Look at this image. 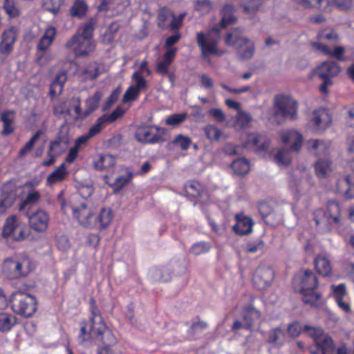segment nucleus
Here are the masks:
<instances>
[{"mask_svg": "<svg viewBox=\"0 0 354 354\" xmlns=\"http://www.w3.org/2000/svg\"><path fill=\"white\" fill-rule=\"evenodd\" d=\"M331 289L334 294L335 300L338 301L343 299L346 294V287L344 283H340L337 286L332 285Z\"/></svg>", "mask_w": 354, "mask_h": 354, "instance_id": "obj_60", "label": "nucleus"}, {"mask_svg": "<svg viewBox=\"0 0 354 354\" xmlns=\"http://www.w3.org/2000/svg\"><path fill=\"white\" fill-rule=\"evenodd\" d=\"M160 131L164 132L165 129L156 126L143 127L138 129L136 137L140 142L155 144L164 140L162 137L158 133V131Z\"/></svg>", "mask_w": 354, "mask_h": 354, "instance_id": "obj_14", "label": "nucleus"}, {"mask_svg": "<svg viewBox=\"0 0 354 354\" xmlns=\"http://www.w3.org/2000/svg\"><path fill=\"white\" fill-rule=\"evenodd\" d=\"M263 3V0H245L243 7L246 13H252L258 10Z\"/></svg>", "mask_w": 354, "mask_h": 354, "instance_id": "obj_52", "label": "nucleus"}, {"mask_svg": "<svg viewBox=\"0 0 354 354\" xmlns=\"http://www.w3.org/2000/svg\"><path fill=\"white\" fill-rule=\"evenodd\" d=\"M272 153L278 165L288 166L292 162V153L294 152L289 148L283 147L274 149Z\"/></svg>", "mask_w": 354, "mask_h": 354, "instance_id": "obj_26", "label": "nucleus"}, {"mask_svg": "<svg viewBox=\"0 0 354 354\" xmlns=\"http://www.w3.org/2000/svg\"><path fill=\"white\" fill-rule=\"evenodd\" d=\"M305 9L317 8L322 11H330V4L328 0H295Z\"/></svg>", "mask_w": 354, "mask_h": 354, "instance_id": "obj_28", "label": "nucleus"}, {"mask_svg": "<svg viewBox=\"0 0 354 354\" xmlns=\"http://www.w3.org/2000/svg\"><path fill=\"white\" fill-rule=\"evenodd\" d=\"M3 8L6 13L10 18H15L20 15L21 11L16 0H5Z\"/></svg>", "mask_w": 354, "mask_h": 354, "instance_id": "obj_44", "label": "nucleus"}, {"mask_svg": "<svg viewBox=\"0 0 354 354\" xmlns=\"http://www.w3.org/2000/svg\"><path fill=\"white\" fill-rule=\"evenodd\" d=\"M274 276V271L270 267L260 266L255 271L253 281L258 289L263 290L271 284Z\"/></svg>", "mask_w": 354, "mask_h": 354, "instance_id": "obj_15", "label": "nucleus"}, {"mask_svg": "<svg viewBox=\"0 0 354 354\" xmlns=\"http://www.w3.org/2000/svg\"><path fill=\"white\" fill-rule=\"evenodd\" d=\"M15 198V194L13 193L3 195L0 200V214H5L7 209L12 206Z\"/></svg>", "mask_w": 354, "mask_h": 354, "instance_id": "obj_46", "label": "nucleus"}, {"mask_svg": "<svg viewBox=\"0 0 354 354\" xmlns=\"http://www.w3.org/2000/svg\"><path fill=\"white\" fill-rule=\"evenodd\" d=\"M124 111L120 106H118L111 113L103 115L102 117L106 123L114 122L116 120L123 116Z\"/></svg>", "mask_w": 354, "mask_h": 354, "instance_id": "obj_55", "label": "nucleus"}, {"mask_svg": "<svg viewBox=\"0 0 354 354\" xmlns=\"http://www.w3.org/2000/svg\"><path fill=\"white\" fill-rule=\"evenodd\" d=\"M211 245L205 241L197 242L192 245L189 251L194 255H200L207 252L210 250Z\"/></svg>", "mask_w": 354, "mask_h": 354, "instance_id": "obj_48", "label": "nucleus"}, {"mask_svg": "<svg viewBox=\"0 0 354 354\" xmlns=\"http://www.w3.org/2000/svg\"><path fill=\"white\" fill-rule=\"evenodd\" d=\"M340 71L337 64L333 62H324L316 69L317 75L322 80H330L337 76Z\"/></svg>", "mask_w": 354, "mask_h": 354, "instance_id": "obj_22", "label": "nucleus"}, {"mask_svg": "<svg viewBox=\"0 0 354 354\" xmlns=\"http://www.w3.org/2000/svg\"><path fill=\"white\" fill-rule=\"evenodd\" d=\"M149 277L155 281L167 282L171 279V272L166 267L155 268L149 270Z\"/></svg>", "mask_w": 354, "mask_h": 354, "instance_id": "obj_32", "label": "nucleus"}, {"mask_svg": "<svg viewBox=\"0 0 354 354\" xmlns=\"http://www.w3.org/2000/svg\"><path fill=\"white\" fill-rule=\"evenodd\" d=\"M260 317L259 311L257 310L252 306H248L244 308L243 312V320L246 329H250L253 324L255 319Z\"/></svg>", "mask_w": 354, "mask_h": 354, "instance_id": "obj_35", "label": "nucleus"}, {"mask_svg": "<svg viewBox=\"0 0 354 354\" xmlns=\"http://www.w3.org/2000/svg\"><path fill=\"white\" fill-rule=\"evenodd\" d=\"M102 330L101 333H97L96 336L100 337L104 346H108L111 349V346L114 345L116 342L115 337L106 325L105 328Z\"/></svg>", "mask_w": 354, "mask_h": 354, "instance_id": "obj_41", "label": "nucleus"}, {"mask_svg": "<svg viewBox=\"0 0 354 354\" xmlns=\"http://www.w3.org/2000/svg\"><path fill=\"white\" fill-rule=\"evenodd\" d=\"M207 327L208 324L206 322L201 320L199 318H197L196 320L192 322L188 330V334L190 336L194 337L196 335L202 333Z\"/></svg>", "mask_w": 354, "mask_h": 354, "instance_id": "obj_45", "label": "nucleus"}, {"mask_svg": "<svg viewBox=\"0 0 354 354\" xmlns=\"http://www.w3.org/2000/svg\"><path fill=\"white\" fill-rule=\"evenodd\" d=\"M15 112L11 111H4L1 117V120L3 122V130L1 134L3 136H8L11 134L14 131L12 123L15 119Z\"/></svg>", "mask_w": 354, "mask_h": 354, "instance_id": "obj_33", "label": "nucleus"}, {"mask_svg": "<svg viewBox=\"0 0 354 354\" xmlns=\"http://www.w3.org/2000/svg\"><path fill=\"white\" fill-rule=\"evenodd\" d=\"M287 339L286 330L279 326L271 329L268 333L267 342L277 346H283Z\"/></svg>", "mask_w": 354, "mask_h": 354, "instance_id": "obj_24", "label": "nucleus"}, {"mask_svg": "<svg viewBox=\"0 0 354 354\" xmlns=\"http://www.w3.org/2000/svg\"><path fill=\"white\" fill-rule=\"evenodd\" d=\"M173 15H174V13L169 9L162 8L160 10V12H159L158 17V19L159 21L158 26L162 28L165 27V23L167 21H168L169 19H171V17H173Z\"/></svg>", "mask_w": 354, "mask_h": 354, "instance_id": "obj_62", "label": "nucleus"}, {"mask_svg": "<svg viewBox=\"0 0 354 354\" xmlns=\"http://www.w3.org/2000/svg\"><path fill=\"white\" fill-rule=\"evenodd\" d=\"M297 111L298 104L293 98L284 95H277L274 97L273 117L277 123H284L287 120H296Z\"/></svg>", "mask_w": 354, "mask_h": 354, "instance_id": "obj_6", "label": "nucleus"}, {"mask_svg": "<svg viewBox=\"0 0 354 354\" xmlns=\"http://www.w3.org/2000/svg\"><path fill=\"white\" fill-rule=\"evenodd\" d=\"M225 44L236 49V55L241 60H250L254 55L253 41L243 35V30L240 28H233L227 33Z\"/></svg>", "mask_w": 354, "mask_h": 354, "instance_id": "obj_4", "label": "nucleus"}, {"mask_svg": "<svg viewBox=\"0 0 354 354\" xmlns=\"http://www.w3.org/2000/svg\"><path fill=\"white\" fill-rule=\"evenodd\" d=\"M314 264L317 272L324 276L328 277L332 272V266L329 258L325 254H318L314 259Z\"/></svg>", "mask_w": 354, "mask_h": 354, "instance_id": "obj_23", "label": "nucleus"}, {"mask_svg": "<svg viewBox=\"0 0 354 354\" xmlns=\"http://www.w3.org/2000/svg\"><path fill=\"white\" fill-rule=\"evenodd\" d=\"M173 144L179 147L181 150L185 151L189 148L192 144V140L188 136L178 134L173 140Z\"/></svg>", "mask_w": 354, "mask_h": 354, "instance_id": "obj_47", "label": "nucleus"}, {"mask_svg": "<svg viewBox=\"0 0 354 354\" xmlns=\"http://www.w3.org/2000/svg\"><path fill=\"white\" fill-rule=\"evenodd\" d=\"M331 117L327 109L321 107L313 111L308 127L315 133H323L329 126Z\"/></svg>", "mask_w": 354, "mask_h": 354, "instance_id": "obj_11", "label": "nucleus"}, {"mask_svg": "<svg viewBox=\"0 0 354 354\" xmlns=\"http://www.w3.org/2000/svg\"><path fill=\"white\" fill-rule=\"evenodd\" d=\"M106 123V122H105L104 118L102 116L97 118L95 123L91 127L88 132L90 134V136L93 138V136L99 133L104 127Z\"/></svg>", "mask_w": 354, "mask_h": 354, "instance_id": "obj_58", "label": "nucleus"}, {"mask_svg": "<svg viewBox=\"0 0 354 354\" xmlns=\"http://www.w3.org/2000/svg\"><path fill=\"white\" fill-rule=\"evenodd\" d=\"M115 164V158L110 154L99 155L97 160L93 162L94 167L99 171H104L113 167Z\"/></svg>", "mask_w": 354, "mask_h": 354, "instance_id": "obj_30", "label": "nucleus"}, {"mask_svg": "<svg viewBox=\"0 0 354 354\" xmlns=\"http://www.w3.org/2000/svg\"><path fill=\"white\" fill-rule=\"evenodd\" d=\"M317 37L319 39H327V40H333L337 41L339 39V36L337 33L333 30H322L319 31L317 34Z\"/></svg>", "mask_w": 354, "mask_h": 354, "instance_id": "obj_59", "label": "nucleus"}, {"mask_svg": "<svg viewBox=\"0 0 354 354\" xmlns=\"http://www.w3.org/2000/svg\"><path fill=\"white\" fill-rule=\"evenodd\" d=\"M236 223L233 226L234 232L239 235L243 236L252 232L254 221L252 218L243 214L235 216Z\"/></svg>", "mask_w": 354, "mask_h": 354, "instance_id": "obj_19", "label": "nucleus"}, {"mask_svg": "<svg viewBox=\"0 0 354 354\" xmlns=\"http://www.w3.org/2000/svg\"><path fill=\"white\" fill-rule=\"evenodd\" d=\"M17 32L14 27L5 30L1 37L0 54L8 56L12 53L17 41Z\"/></svg>", "mask_w": 354, "mask_h": 354, "instance_id": "obj_17", "label": "nucleus"}, {"mask_svg": "<svg viewBox=\"0 0 354 354\" xmlns=\"http://www.w3.org/2000/svg\"><path fill=\"white\" fill-rule=\"evenodd\" d=\"M103 97L101 91H96L93 96L89 97L85 102L86 109L84 111V118H87L99 107V103Z\"/></svg>", "mask_w": 354, "mask_h": 354, "instance_id": "obj_29", "label": "nucleus"}, {"mask_svg": "<svg viewBox=\"0 0 354 354\" xmlns=\"http://www.w3.org/2000/svg\"><path fill=\"white\" fill-rule=\"evenodd\" d=\"M53 112L55 115L67 114L72 115L75 120H84L80 97H73L68 101L55 106Z\"/></svg>", "mask_w": 354, "mask_h": 354, "instance_id": "obj_10", "label": "nucleus"}, {"mask_svg": "<svg viewBox=\"0 0 354 354\" xmlns=\"http://www.w3.org/2000/svg\"><path fill=\"white\" fill-rule=\"evenodd\" d=\"M16 324V318L8 313H0V331H9Z\"/></svg>", "mask_w": 354, "mask_h": 354, "instance_id": "obj_39", "label": "nucleus"}, {"mask_svg": "<svg viewBox=\"0 0 354 354\" xmlns=\"http://www.w3.org/2000/svg\"><path fill=\"white\" fill-rule=\"evenodd\" d=\"M315 169L317 177L322 178L332 171V164L328 160L319 159L315 164Z\"/></svg>", "mask_w": 354, "mask_h": 354, "instance_id": "obj_36", "label": "nucleus"}, {"mask_svg": "<svg viewBox=\"0 0 354 354\" xmlns=\"http://www.w3.org/2000/svg\"><path fill=\"white\" fill-rule=\"evenodd\" d=\"M87 10V6L84 0H75L70 9V14L73 17L82 18Z\"/></svg>", "mask_w": 354, "mask_h": 354, "instance_id": "obj_42", "label": "nucleus"}, {"mask_svg": "<svg viewBox=\"0 0 354 354\" xmlns=\"http://www.w3.org/2000/svg\"><path fill=\"white\" fill-rule=\"evenodd\" d=\"M187 117V113L172 114L166 118L165 123L169 126H177L186 120Z\"/></svg>", "mask_w": 354, "mask_h": 354, "instance_id": "obj_50", "label": "nucleus"}, {"mask_svg": "<svg viewBox=\"0 0 354 354\" xmlns=\"http://www.w3.org/2000/svg\"><path fill=\"white\" fill-rule=\"evenodd\" d=\"M40 198V194L38 192L34 191L28 194L25 200L21 203L19 209L23 210L27 205H32L36 204Z\"/></svg>", "mask_w": 354, "mask_h": 354, "instance_id": "obj_49", "label": "nucleus"}, {"mask_svg": "<svg viewBox=\"0 0 354 354\" xmlns=\"http://www.w3.org/2000/svg\"><path fill=\"white\" fill-rule=\"evenodd\" d=\"M243 139V148L258 153L266 151L270 146V142L266 138L256 133H247Z\"/></svg>", "mask_w": 354, "mask_h": 354, "instance_id": "obj_12", "label": "nucleus"}, {"mask_svg": "<svg viewBox=\"0 0 354 354\" xmlns=\"http://www.w3.org/2000/svg\"><path fill=\"white\" fill-rule=\"evenodd\" d=\"M132 79L135 82V86L134 88H137L138 91H140L142 89H145L147 87V81L146 80L142 77V75L140 74V72H135L133 73L131 76Z\"/></svg>", "mask_w": 354, "mask_h": 354, "instance_id": "obj_61", "label": "nucleus"}, {"mask_svg": "<svg viewBox=\"0 0 354 354\" xmlns=\"http://www.w3.org/2000/svg\"><path fill=\"white\" fill-rule=\"evenodd\" d=\"M22 223L15 215L8 217L3 226L2 234L4 237L12 236Z\"/></svg>", "mask_w": 354, "mask_h": 354, "instance_id": "obj_31", "label": "nucleus"}, {"mask_svg": "<svg viewBox=\"0 0 354 354\" xmlns=\"http://www.w3.org/2000/svg\"><path fill=\"white\" fill-rule=\"evenodd\" d=\"M232 169L238 176H243L250 171V162L245 158H237L231 164Z\"/></svg>", "mask_w": 354, "mask_h": 354, "instance_id": "obj_34", "label": "nucleus"}, {"mask_svg": "<svg viewBox=\"0 0 354 354\" xmlns=\"http://www.w3.org/2000/svg\"><path fill=\"white\" fill-rule=\"evenodd\" d=\"M341 211L339 203L335 201H329L326 211L317 209L313 212V220L319 231L327 232L334 224L340 222Z\"/></svg>", "mask_w": 354, "mask_h": 354, "instance_id": "obj_5", "label": "nucleus"}, {"mask_svg": "<svg viewBox=\"0 0 354 354\" xmlns=\"http://www.w3.org/2000/svg\"><path fill=\"white\" fill-rule=\"evenodd\" d=\"M287 337H297L301 332L313 338L315 346L310 349V354H326L333 349V341L332 338L320 327L305 325L301 326L299 322H294L288 325L286 330Z\"/></svg>", "mask_w": 354, "mask_h": 354, "instance_id": "obj_2", "label": "nucleus"}, {"mask_svg": "<svg viewBox=\"0 0 354 354\" xmlns=\"http://www.w3.org/2000/svg\"><path fill=\"white\" fill-rule=\"evenodd\" d=\"M301 170L295 169L292 173L290 174L288 177V185L291 190L297 191V187L301 180L300 174Z\"/></svg>", "mask_w": 354, "mask_h": 354, "instance_id": "obj_51", "label": "nucleus"}, {"mask_svg": "<svg viewBox=\"0 0 354 354\" xmlns=\"http://www.w3.org/2000/svg\"><path fill=\"white\" fill-rule=\"evenodd\" d=\"M113 213L110 208H102L97 216V221L100 225V229L106 228L112 221Z\"/></svg>", "mask_w": 354, "mask_h": 354, "instance_id": "obj_43", "label": "nucleus"}, {"mask_svg": "<svg viewBox=\"0 0 354 354\" xmlns=\"http://www.w3.org/2000/svg\"><path fill=\"white\" fill-rule=\"evenodd\" d=\"M265 243L261 239L252 243H249L246 246V251L250 253H255L261 251L264 248Z\"/></svg>", "mask_w": 354, "mask_h": 354, "instance_id": "obj_64", "label": "nucleus"}, {"mask_svg": "<svg viewBox=\"0 0 354 354\" xmlns=\"http://www.w3.org/2000/svg\"><path fill=\"white\" fill-rule=\"evenodd\" d=\"M194 10L201 15H205L213 9L212 0H194Z\"/></svg>", "mask_w": 354, "mask_h": 354, "instance_id": "obj_40", "label": "nucleus"}, {"mask_svg": "<svg viewBox=\"0 0 354 354\" xmlns=\"http://www.w3.org/2000/svg\"><path fill=\"white\" fill-rule=\"evenodd\" d=\"M139 93H140V91H138L137 88H134L133 86H129L127 89V91H125V93L123 95V98H122L123 102L126 103V102L136 100L138 97Z\"/></svg>", "mask_w": 354, "mask_h": 354, "instance_id": "obj_63", "label": "nucleus"}, {"mask_svg": "<svg viewBox=\"0 0 354 354\" xmlns=\"http://www.w3.org/2000/svg\"><path fill=\"white\" fill-rule=\"evenodd\" d=\"M282 142L289 146L295 153H298L303 145L304 138L302 134L295 129H286L280 132Z\"/></svg>", "mask_w": 354, "mask_h": 354, "instance_id": "obj_13", "label": "nucleus"}, {"mask_svg": "<svg viewBox=\"0 0 354 354\" xmlns=\"http://www.w3.org/2000/svg\"><path fill=\"white\" fill-rule=\"evenodd\" d=\"M86 80H93L96 78L99 75V69L96 64H89L83 72Z\"/></svg>", "mask_w": 354, "mask_h": 354, "instance_id": "obj_56", "label": "nucleus"}, {"mask_svg": "<svg viewBox=\"0 0 354 354\" xmlns=\"http://www.w3.org/2000/svg\"><path fill=\"white\" fill-rule=\"evenodd\" d=\"M94 28L89 22L79 28L77 32L65 44V47L72 50L75 57H87L95 49L93 39Z\"/></svg>", "mask_w": 354, "mask_h": 354, "instance_id": "obj_3", "label": "nucleus"}, {"mask_svg": "<svg viewBox=\"0 0 354 354\" xmlns=\"http://www.w3.org/2000/svg\"><path fill=\"white\" fill-rule=\"evenodd\" d=\"M207 138L210 140L217 141L221 136L220 130L214 125H209L204 129Z\"/></svg>", "mask_w": 354, "mask_h": 354, "instance_id": "obj_54", "label": "nucleus"}, {"mask_svg": "<svg viewBox=\"0 0 354 354\" xmlns=\"http://www.w3.org/2000/svg\"><path fill=\"white\" fill-rule=\"evenodd\" d=\"M68 174L64 163H62L58 168L53 171L47 177V182L50 185L55 184L62 181Z\"/></svg>", "mask_w": 354, "mask_h": 354, "instance_id": "obj_38", "label": "nucleus"}, {"mask_svg": "<svg viewBox=\"0 0 354 354\" xmlns=\"http://www.w3.org/2000/svg\"><path fill=\"white\" fill-rule=\"evenodd\" d=\"M17 257L14 258L8 259L4 261L3 269L9 270L11 274L15 277H17Z\"/></svg>", "mask_w": 354, "mask_h": 354, "instance_id": "obj_57", "label": "nucleus"}, {"mask_svg": "<svg viewBox=\"0 0 354 354\" xmlns=\"http://www.w3.org/2000/svg\"><path fill=\"white\" fill-rule=\"evenodd\" d=\"M308 151L317 157H325L330 153V143L322 140L310 139L307 141Z\"/></svg>", "mask_w": 354, "mask_h": 354, "instance_id": "obj_20", "label": "nucleus"}, {"mask_svg": "<svg viewBox=\"0 0 354 354\" xmlns=\"http://www.w3.org/2000/svg\"><path fill=\"white\" fill-rule=\"evenodd\" d=\"M235 11L236 8L234 5L225 4L221 10V22L213 26L206 33L197 32L196 41L203 58L209 59L211 55L221 56L226 53L225 50L220 51L218 48L221 39L220 32L221 29L235 22L236 19L234 15Z\"/></svg>", "mask_w": 354, "mask_h": 354, "instance_id": "obj_1", "label": "nucleus"}, {"mask_svg": "<svg viewBox=\"0 0 354 354\" xmlns=\"http://www.w3.org/2000/svg\"><path fill=\"white\" fill-rule=\"evenodd\" d=\"M17 277L28 275L35 268L27 255L23 254L17 256Z\"/></svg>", "mask_w": 354, "mask_h": 354, "instance_id": "obj_27", "label": "nucleus"}, {"mask_svg": "<svg viewBox=\"0 0 354 354\" xmlns=\"http://www.w3.org/2000/svg\"><path fill=\"white\" fill-rule=\"evenodd\" d=\"M337 192L347 198L354 197V174H349L337 179Z\"/></svg>", "mask_w": 354, "mask_h": 354, "instance_id": "obj_21", "label": "nucleus"}, {"mask_svg": "<svg viewBox=\"0 0 354 354\" xmlns=\"http://www.w3.org/2000/svg\"><path fill=\"white\" fill-rule=\"evenodd\" d=\"M30 234L29 229L24 223H22L20 227H18L17 231L12 236V238L17 241H21L26 239Z\"/></svg>", "mask_w": 354, "mask_h": 354, "instance_id": "obj_53", "label": "nucleus"}, {"mask_svg": "<svg viewBox=\"0 0 354 354\" xmlns=\"http://www.w3.org/2000/svg\"><path fill=\"white\" fill-rule=\"evenodd\" d=\"M56 34L57 30L55 27H48L37 44V50L41 52L46 51L51 46Z\"/></svg>", "mask_w": 354, "mask_h": 354, "instance_id": "obj_25", "label": "nucleus"}, {"mask_svg": "<svg viewBox=\"0 0 354 354\" xmlns=\"http://www.w3.org/2000/svg\"><path fill=\"white\" fill-rule=\"evenodd\" d=\"M10 302L12 310L24 317H31L37 309L36 298L24 292H14Z\"/></svg>", "mask_w": 354, "mask_h": 354, "instance_id": "obj_7", "label": "nucleus"}, {"mask_svg": "<svg viewBox=\"0 0 354 354\" xmlns=\"http://www.w3.org/2000/svg\"><path fill=\"white\" fill-rule=\"evenodd\" d=\"M68 205L62 202V209L66 213ZM72 209V214L74 218L84 227L93 228L96 225V218L93 211L85 203H82L79 207H69Z\"/></svg>", "mask_w": 354, "mask_h": 354, "instance_id": "obj_9", "label": "nucleus"}, {"mask_svg": "<svg viewBox=\"0 0 354 354\" xmlns=\"http://www.w3.org/2000/svg\"><path fill=\"white\" fill-rule=\"evenodd\" d=\"M299 280L304 303L314 305L320 298V295L315 292L318 285L317 277L312 271L305 270Z\"/></svg>", "mask_w": 354, "mask_h": 354, "instance_id": "obj_8", "label": "nucleus"}, {"mask_svg": "<svg viewBox=\"0 0 354 354\" xmlns=\"http://www.w3.org/2000/svg\"><path fill=\"white\" fill-rule=\"evenodd\" d=\"M28 220L29 225L34 231L43 233L48 227L50 216L46 211L38 209L28 216Z\"/></svg>", "mask_w": 354, "mask_h": 354, "instance_id": "obj_16", "label": "nucleus"}, {"mask_svg": "<svg viewBox=\"0 0 354 354\" xmlns=\"http://www.w3.org/2000/svg\"><path fill=\"white\" fill-rule=\"evenodd\" d=\"M90 312V332L96 335L97 333H101L102 330L105 328L106 324L93 299H91Z\"/></svg>", "mask_w": 354, "mask_h": 354, "instance_id": "obj_18", "label": "nucleus"}, {"mask_svg": "<svg viewBox=\"0 0 354 354\" xmlns=\"http://www.w3.org/2000/svg\"><path fill=\"white\" fill-rule=\"evenodd\" d=\"M185 191L187 195L192 197L201 196L205 191L203 186L197 181H188L185 183Z\"/></svg>", "mask_w": 354, "mask_h": 354, "instance_id": "obj_37", "label": "nucleus"}]
</instances>
